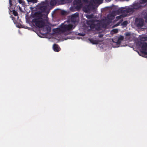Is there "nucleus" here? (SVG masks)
Wrapping results in <instances>:
<instances>
[{
  "mask_svg": "<svg viewBox=\"0 0 147 147\" xmlns=\"http://www.w3.org/2000/svg\"><path fill=\"white\" fill-rule=\"evenodd\" d=\"M125 8L124 7H122L121 8L117 10V11L120 13L126 14L125 15V16H127V14L130 12H133L134 11V10L132 7H128L124 10Z\"/></svg>",
  "mask_w": 147,
  "mask_h": 147,
  "instance_id": "nucleus-6",
  "label": "nucleus"
},
{
  "mask_svg": "<svg viewBox=\"0 0 147 147\" xmlns=\"http://www.w3.org/2000/svg\"><path fill=\"white\" fill-rule=\"evenodd\" d=\"M76 3H79L81 2V0H76Z\"/></svg>",
  "mask_w": 147,
  "mask_h": 147,
  "instance_id": "nucleus-33",
  "label": "nucleus"
},
{
  "mask_svg": "<svg viewBox=\"0 0 147 147\" xmlns=\"http://www.w3.org/2000/svg\"><path fill=\"white\" fill-rule=\"evenodd\" d=\"M146 16H147V13H146Z\"/></svg>",
  "mask_w": 147,
  "mask_h": 147,
  "instance_id": "nucleus-41",
  "label": "nucleus"
},
{
  "mask_svg": "<svg viewBox=\"0 0 147 147\" xmlns=\"http://www.w3.org/2000/svg\"><path fill=\"white\" fill-rule=\"evenodd\" d=\"M80 34V33L79 34V35H81Z\"/></svg>",
  "mask_w": 147,
  "mask_h": 147,
  "instance_id": "nucleus-42",
  "label": "nucleus"
},
{
  "mask_svg": "<svg viewBox=\"0 0 147 147\" xmlns=\"http://www.w3.org/2000/svg\"><path fill=\"white\" fill-rule=\"evenodd\" d=\"M112 41L113 42L115 43L117 45H120L121 42V41L118 39H117V40L116 42L114 41L113 40V39Z\"/></svg>",
  "mask_w": 147,
  "mask_h": 147,
  "instance_id": "nucleus-21",
  "label": "nucleus"
},
{
  "mask_svg": "<svg viewBox=\"0 0 147 147\" xmlns=\"http://www.w3.org/2000/svg\"><path fill=\"white\" fill-rule=\"evenodd\" d=\"M9 4L10 7L12 5V1L11 0H9Z\"/></svg>",
  "mask_w": 147,
  "mask_h": 147,
  "instance_id": "nucleus-31",
  "label": "nucleus"
},
{
  "mask_svg": "<svg viewBox=\"0 0 147 147\" xmlns=\"http://www.w3.org/2000/svg\"><path fill=\"white\" fill-rule=\"evenodd\" d=\"M128 24V22L127 21H123L121 24V25L123 26H126Z\"/></svg>",
  "mask_w": 147,
  "mask_h": 147,
  "instance_id": "nucleus-24",
  "label": "nucleus"
},
{
  "mask_svg": "<svg viewBox=\"0 0 147 147\" xmlns=\"http://www.w3.org/2000/svg\"><path fill=\"white\" fill-rule=\"evenodd\" d=\"M146 22H147V17L146 19Z\"/></svg>",
  "mask_w": 147,
  "mask_h": 147,
  "instance_id": "nucleus-39",
  "label": "nucleus"
},
{
  "mask_svg": "<svg viewBox=\"0 0 147 147\" xmlns=\"http://www.w3.org/2000/svg\"><path fill=\"white\" fill-rule=\"evenodd\" d=\"M12 12L13 13L15 16H16L18 15V13L16 11L13 10Z\"/></svg>",
  "mask_w": 147,
  "mask_h": 147,
  "instance_id": "nucleus-26",
  "label": "nucleus"
},
{
  "mask_svg": "<svg viewBox=\"0 0 147 147\" xmlns=\"http://www.w3.org/2000/svg\"><path fill=\"white\" fill-rule=\"evenodd\" d=\"M73 27V26L71 24L68 25L62 24L59 28V30L62 32H64L71 30Z\"/></svg>",
  "mask_w": 147,
  "mask_h": 147,
  "instance_id": "nucleus-8",
  "label": "nucleus"
},
{
  "mask_svg": "<svg viewBox=\"0 0 147 147\" xmlns=\"http://www.w3.org/2000/svg\"><path fill=\"white\" fill-rule=\"evenodd\" d=\"M95 6L92 3H90L88 5L84 6L83 8L84 11L86 13H88L91 10H94L95 9Z\"/></svg>",
  "mask_w": 147,
  "mask_h": 147,
  "instance_id": "nucleus-9",
  "label": "nucleus"
},
{
  "mask_svg": "<svg viewBox=\"0 0 147 147\" xmlns=\"http://www.w3.org/2000/svg\"><path fill=\"white\" fill-rule=\"evenodd\" d=\"M47 1H48V0H47Z\"/></svg>",
  "mask_w": 147,
  "mask_h": 147,
  "instance_id": "nucleus-44",
  "label": "nucleus"
},
{
  "mask_svg": "<svg viewBox=\"0 0 147 147\" xmlns=\"http://www.w3.org/2000/svg\"><path fill=\"white\" fill-rule=\"evenodd\" d=\"M125 8L124 7H122L121 8L117 10V11L120 13L126 14L125 15V16H127V14L130 12H133L134 11V10L132 7H128L124 10Z\"/></svg>",
  "mask_w": 147,
  "mask_h": 147,
  "instance_id": "nucleus-5",
  "label": "nucleus"
},
{
  "mask_svg": "<svg viewBox=\"0 0 147 147\" xmlns=\"http://www.w3.org/2000/svg\"><path fill=\"white\" fill-rule=\"evenodd\" d=\"M104 35L103 34H99L98 35V37L99 38H102L103 36Z\"/></svg>",
  "mask_w": 147,
  "mask_h": 147,
  "instance_id": "nucleus-32",
  "label": "nucleus"
},
{
  "mask_svg": "<svg viewBox=\"0 0 147 147\" xmlns=\"http://www.w3.org/2000/svg\"><path fill=\"white\" fill-rule=\"evenodd\" d=\"M110 1H111V0H109Z\"/></svg>",
  "mask_w": 147,
  "mask_h": 147,
  "instance_id": "nucleus-45",
  "label": "nucleus"
},
{
  "mask_svg": "<svg viewBox=\"0 0 147 147\" xmlns=\"http://www.w3.org/2000/svg\"><path fill=\"white\" fill-rule=\"evenodd\" d=\"M58 2L60 4H63L66 3L65 0H58Z\"/></svg>",
  "mask_w": 147,
  "mask_h": 147,
  "instance_id": "nucleus-20",
  "label": "nucleus"
},
{
  "mask_svg": "<svg viewBox=\"0 0 147 147\" xmlns=\"http://www.w3.org/2000/svg\"><path fill=\"white\" fill-rule=\"evenodd\" d=\"M82 1L85 3H87L88 2V0H82Z\"/></svg>",
  "mask_w": 147,
  "mask_h": 147,
  "instance_id": "nucleus-36",
  "label": "nucleus"
},
{
  "mask_svg": "<svg viewBox=\"0 0 147 147\" xmlns=\"http://www.w3.org/2000/svg\"><path fill=\"white\" fill-rule=\"evenodd\" d=\"M86 17L88 19H91L93 18V15L92 14L90 15H86Z\"/></svg>",
  "mask_w": 147,
  "mask_h": 147,
  "instance_id": "nucleus-23",
  "label": "nucleus"
},
{
  "mask_svg": "<svg viewBox=\"0 0 147 147\" xmlns=\"http://www.w3.org/2000/svg\"><path fill=\"white\" fill-rule=\"evenodd\" d=\"M18 2L22 6L25 7L26 5L25 2L23 0H17Z\"/></svg>",
  "mask_w": 147,
  "mask_h": 147,
  "instance_id": "nucleus-18",
  "label": "nucleus"
},
{
  "mask_svg": "<svg viewBox=\"0 0 147 147\" xmlns=\"http://www.w3.org/2000/svg\"><path fill=\"white\" fill-rule=\"evenodd\" d=\"M89 40L93 44H97L99 42H102L103 41V39L102 38L101 40H94L92 39H90Z\"/></svg>",
  "mask_w": 147,
  "mask_h": 147,
  "instance_id": "nucleus-13",
  "label": "nucleus"
},
{
  "mask_svg": "<svg viewBox=\"0 0 147 147\" xmlns=\"http://www.w3.org/2000/svg\"><path fill=\"white\" fill-rule=\"evenodd\" d=\"M47 30L48 32H49L51 31V28L49 27H47Z\"/></svg>",
  "mask_w": 147,
  "mask_h": 147,
  "instance_id": "nucleus-27",
  "label": "nucleus"
},
{
  "mask_svg": "<svg viewBox=\"0 0 147 147\" xmlns=\"http://www.w3.org/2000/svg\"><path fill=\"white\" fill-rule=\"evenodd\" d=\"M91 1L95 4H100L102 3L103 0H91Z\"/></svg>",
  "mask_w": 147,
  "mask_h": 147,
  "instance_id": "nucleus-17",
  "label": "nucleus"
},
{
  "mask_svg": "<svg viewBox=\"0 0 147 147\" xmlns=\"http://www.w3.org/2000/svg\"><path fill=\"white\" fill-rule=\"evenodd\" d=\"M144 20L142 19L136 18V26L138 28H141L144 25Z\"/></svg>",
  "mask_w": 147,
  "mask_h": 147,
  "instance_id": "nucleus-10",
  "label": "nucleus"
},
{
  "mask_svg": "<svg viewBox=\"0 0 147 147\" xmlns=\"http://www.w3.org/2000/svg\"><path fill=\"white\" fill-rule=\"evenodd\" d=\"M57 3L56 0H51L50 2V4L51 6L55 5Z\"/></svg>",
  "mask_w": 147,
  "mask_h": 147,
  "instance_id": "nucleus-19",
  "label": "nucleus"
},
{
  "mask_svg": "<svg viewBox=\"0 0 147 147\" xmlns=\"http://www.w3.org/2000/svg\"><path fill=\"white\" fill-rule=\"evenodd\" d=\"M89 22L91 23L90 27L91 29H95L97 31H99L104 26V23L101 21L98 22L96 24H94V21L93 20L89 21Z\"/></svg>",
  "mask_w": 147,
  "mask_h": 147,
  "instance_id": "nucleus-2",
  "label": "nucleus"
},
{
  "mask_svg": "<svg viewBox=\"0 0 147 147\" xmlns=\"http://www.w3.org/2000/svg\"><path fill=\"white\" fill-rule=\"evenodd\" d=\"M12 20H13V19L15 18L14 17H12Z\"/></svg>",
  "mask_w": 147,
  "mask_h": 147,
  "instance_id": "nucleus-40",
  "label": "nucleus"
},
{
  "mask_svg": "<svg viewBox=\"0 0 147 147\" xmlns=\"http://www.w3.org/2000/svg\"><path fill=\"white\" fill-rule=\"evenodd\" d=\"M81 5H77L76 7V8L78 9H80L81 8Z\"/></svg>",
  "mask_w": 147,
  "mask_h": 147,
  "instance_id": "nucleus-34",
  "label": "nucleus"
},
{
  "mask_svg": "<svg viewBox=\"0 0 147 147\" xmlns=\"http://www.w3.org/2000/svg\"><path fill=\"white\" fill-rule=\"evenodd\" d=\"M117 18H120V16H117Z\"/></svg>",
  "mask_w": 147,
  "mask_h": 147,
  "instance_id": "nucleus-38",
  "label": "nucleus"
},
{
  "mask_svg": "<svg viewBox=\"0 0 147 147\" xmlns=\"http://www.w3.org/2000/svg\"><path fill=\"white\" fill-rule=\"evenodd\" d=\"M125 35L126 36H130L131 34L130 32H127L125 33Z\"/></svg>",
  "mask_w": 147,
  "mask_h": 147,
  "instance_id": "nucleus-29",
  "label": "nucleus"
},
{
  "mask_svg": "<svg viewBox=\"0 0 147 147\" xmlns=\"http://www.w3.org/2000/svg\"><path fill=\"white\" fill-rule=\"evenodd\" d=\"M53 48L54 51L58 52L59 51L60 48L58 45L56 44H54L53 45Z\"/></svg>",
  "mask_w": 147,
  "mask_h": 147,
  "instance_id": "nucleus-15",
  "label": "nucleus"
},
{
  "mask_svg": "<svg viewBox=\"0 0 147 147\" xmlns=\"http://www.w3.org/2000/svg\"><path fill=\"white\" fill-rule=\"evenodd\" d=\"M65 13V11H63L61 12L62 15H64Z\"/></svg>",
  "mask_w": 147,
  "mask_h": 147,
  "instance_id": "nucleus-35",
  "label": "nucleus"
},
{
  "mask_svg": "<svg viewBox=\"0 0 147 147\" xmlns=\"http://www.w3.org/2000/svg\"><path fill=\"white\" fill-rule=\"evenodd\" d=\"M146 2H147V0H140L139 3L141 4L145 3Z\"/></svg>",
  "mask_w": 147,
  "mask_h": 147,
  "instance_id": "nucleus-25",
  "label": "nucleus"
},
{
  "mask_svg": "<svg viewBox=\"0 0 147 147\" xmlns=\"http://www.w3.org/2000/svg\"><path fill=\"white\" fill-rule=\"evenodd\" d=\"M125 8L124 7H122L121 8L117 10V11L120 13L126 14L125 15V16H127V14L130 12H133L134 11V10L132 7H128L124 10Z\"/></svg>",
  "mask_w": 147,
  "mask_h": 147,
  "instance_id": "nucleus-4",
  "label": "nucleus"
},
{
  "mask_svg": "<svg viewBox=\"0 0 147 147\" xmlns=\"http://www.w3.org/2000/svg\"><path fill=\"white\" fill-rule=\"evenodd\" d=\"M125 8L124 7H122L121 8L117 10V11L120 13L126 14L125 15V16H127V14L130 12H133L134 11V10L132 7H128L124 10Z\"/></svg>",
  "mask_w": 147,
  "mask_h": 147,
  "instance_id": "nucleus-3",
  "label": "nucleus"
},
{
  "mask_svg": "<svg viewBox=\"0 0 147 147\" xmlns=\"http://www.w3.org/2000/svg\"><path fill=\"white\" fill-rule=\"evenodd\" d=\"M118 39L121 41L122 40H123V37L122 36H121L119 37Z\"/></svg>",
  "mask_w": 147,
  "mask_h": 147,
  "instance_id": "nucleus-30",
  "label": "nucleus"
},
{
  "mask_svg": "<svg viewBox=\"0 0 147 147\" xmlns=\"http://www.w3.org/2000/svg\"><path fill=\"white\" fill-rule=\"evenodd\" d=\"M68 34H69V33H68L67 34V35H68Z\"/></svg>",
  "mask_w": 147,
  "mask_h": 147,
  "instance_id": "nucleus-43",
  "label": "nucleus"
},
{
  "mask_svg": "<svg viewBox=\"0 0 147 147\" xmlns=\"http://www.w3.org/2000/svg\"><path fill=\"white\" fill-rule=\"evenodd\" d=\"M32 21L33 25L36 28H42L45 26V23L41 17L34 18Z\"/></svg>",
  "mask_w": 147,
  "mask_h": 147,
  "instance_id": "nucleus-1",
  "label": "nucleus"
},
{
  "mask_svg": "<svg viewBox=\"0 0 147 147\" xmlns=\"http://www.w3.org/2000/svg\"><path fill=\"white\" fill-rule=\"evenodd\" d=\"M140 45H141V52L142 53H146L145 51L147 50V43L146 42L140 43Z\"/></svg>",
  "mask_w": 147,
  "mask_h": 147,
  "instance_id": "nucleus-11",
  "label": "nucleus"
},
{
  "mask_svg": "<svg viewBox=\"0 0 147 147\" xmlns=\"http://www.w3.org/2000/svg\"><path fill=\"white\" fill-rule=\"evenodd\" d=\"M142 6L140 3H135L131 6V7L134 9H134H138L140 8Z\"/></svg>",
  "mask_w": 147,
  "mask_h": 147,
  "instance_id": "nucleus-14",
  "label": "nucleus"
},
{
  "mask_svg": "<svg viewBox=\"0 0 147 147\" xmlns=\"http://www.w3.org/2000/svg\"><path fill=\"white\" fill-rule=\"evenodd\" d=\"M112 31L115 33H117L118 32V30L116 29H113L112 30Z\"/></svg>",
  "mask_w": 147,
  "mask_h": 147,
  "instance_id": "nucleus-28",
  "label": "nucleus"
},
{
  "mask_svg": "<svg viewBox=\"0 0 147 147\" xmlns=\"http://www.w3.org/2000/svg\"><path fill=\"white\" fill-rule=\"evenodd\" d=\"M47 9V6L45 5L41 6L40 7V9L41 11L43 12H46Z\"/></svg>",
  "mask_w": 147,
  "mask_h": 147,
  "instance_id": "nucleus-16",
  "label": "nucleus"
},
{
  "mask_svg": "<svg viewBox=\"0 0 147 147\" xmlns=\"http://www.w3.org/2000/svg\"><path fill=\"white\" fill-rule=\"evenodd\" d=\"M30 3H29V4L31 3H36L37 2V0H29Z\"/></svg>",
  "mask_w": 147,
  "mask_h": 147,
  "instance_id": "nucleus-22",
  "label": "nucleus"
},
{
  "mask_svg": "<svg viewBox=\"0 0 147 147\" xmlns=\"http://www.w3.org/2000/svg\"><path fill=\"white\" fill-rule=\"evenodd\" d=\"M66 1V0H65ZM67 1H68V2L70 3L72 1V0H67Z\"/></svg>",
  "mask_w": 147,
  "mask_h": 147,
  "instance_id": "nucleus-37",
  "label": "nucleus"
},
{
  "mask_svg": "<svg viewBox=\"0 0 147 147\" xmlns=\"http://www.w3.org/2000/svg\"><path fill=\"white\" fill-rule=\"evenodd\" d=\"M79 16V14L78 13H76L74 14L71 15V21L74 23L77 22V18Z\"/></svg>",
  "mask_w": 147,
  "mask_h": 147,
  "instance_id": "nucleus-12",
  "label": "nucleus"
},
{
  "mask_svg": "<svg viewBox=\"0 0 147 147\" xmlns=\"http://www.w3.org/2000/svg\"><path fill=\"white\" fill-rule=\"evenodd\" d=\"M125 8L124 7H122L121 8L117 10V11L120 13L126 14L125 15V16H127V14L130 12H133L134 11V10L132 7H128L124 10Z\"/></svg>",
  "mask_w": 147,
  "mask_h": 147,
  "instance_id": "nucleus-7",
  "label": "nucleus"
}]
</instances>
